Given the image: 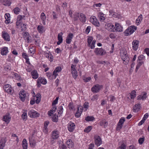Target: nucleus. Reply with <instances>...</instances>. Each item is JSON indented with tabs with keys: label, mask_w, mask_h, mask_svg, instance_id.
Returning a JSON list of instances; mask_svg holds the SVG:
<instances>
[{
	"label": "nucleus",
	"mask_w": 149,
	"mask_h": 149,
	"mask_svg": "<svg viewBox=\"0 0 149 149\" xmlns=\"http://www.w3.org/2000/svg\"><path fill=\"white\" fill-rule=\"evenodd\" d=\"M136 29V27L134 26L132 27H129L124 32V35L125 36H128L132 33Z\"/></svg>",
	"instance_id": "nucleus-1"
},
{
	"label": "nucleus",
	"mask_w": 149,
	"mask_h": 149,
	"mask_svg": "<svg viewBox=\"0 0 149 149\" xmlns=\"http://www.w3.org/2000/svg\"><path fill=\"white\" fill-rule=\"evenodd\" d=\"M28 115L32 118H35L39 117L40 114L33 109L29 111L28 113Z\"/></svg>",
	"instance_id": "nucleus-2"
},
{
	"label": "nucleus",
	"mask_w": 149,
	"mask_h": 149,
	"mask_svg": "<svg viewBox=\"0 0 149 149\" xmlns=\"http://www.w3.org/2000/svg\"><path fill=\"white\" fill-rule=\"evenodd\" d=\"M94 139L95 145L97 146H100L102 144V141L101 138L99 136H94Z\"/></svg>",
	"instance_id": "nucleus-3"
},
{
	"label": "nucleus",
	"mask_w": 149,
	"mask_h": 149,
	"mask_svg": "<svg viewBox=\"0 0 149 149\" xmlns=\"http://www.w3.org/2000/svg\"><path fill=\"white\" fill-rule=\"evenodd\" d=\"M3 88L5 91L9 94H12L13 92V90L9 84L5 85L3 86Z\"/></svg>",
	"instance_id": "nucleus-4"
},
{
	"label": "nucleus",
	"mask_w": 149,
	"mask_h": 149,
	"mask_svg": "<svg viewBox=\"0 0 149 149\" xmlns=\"http://www.w3.org/2000/svg\"><path fill=\"white\" fill-rule=\"evenodd\" d=\"M1 36L4 40L7 42L10 40V37L9 33L5 31H3L2 32Z\"/></svg>",
	"instance_id": "nucleus-5"
},
{
	"label": "nucleus",
	"mask_w": 149,
	"mask_h": 149,
	"mask_svg": "<svg viewBox=\"0 0 149 149\" xmlns=\"http://www.w3.org/2000/svg\"><path fill=\"white\" fill-rule=\"evenodd\" d=\"M90 22L95 26L98 27L100 26V24L95 17L94 16H91L90 18Z\"/></svg>",
	"instance_id": "nucleus-6"
},
{
	"label": "nucleus",
	"mask_w": 149,
	"mask_h": 149,
	"mask_svg": "<svg viewBox=\"0 0 149 149\" xmlns=\"http://www.w3.org/2000/svg\"><path fill=\"white\" fill-rule=\"evenodd\" d=\"M75 65L73 64H72L71 65V73L72 74V77L75 79H76L78 76L77 72L75 68Z\"/></svg>",
	"instance_id": "nucleus-7"
},
{
	"label": "nucleus",
	"mask_w": 149,
	"mask_h": 149,
	"mask_svg": "<svg viewBox=\"0 0 149 149\" xmlns=\"http://www.w3.org/2000/svg\"><path fill=\"white\" fill-rule=\"evenodd\" d=\"M102 87V85L97 84L92 88L91 91L94 93H97Z\"/></svg>",
	"instance_id": "nucleus-8"
},
{
	"label": "nucleus",
	"mask_w": 149,
	"mask_h": 149,
	"mask_svg": "<svg viewBox=\"0 0 149 149\" xmlns=\"http://www.w3.org/2000/svg\"><path fill=\"white\" fill-rule=\"evenodd\" d=\"M94 52L96 55L101 56L103 55L106 53V51L102 48H96Z\"/></svg>",
	"instance_id": "nucleus-9"
},
{
	"label": "nucleus",
	"mask_w": 149,
	"mask_h": 149,
	"mask_svg": "<svg viewBox=\"0 0 149 149\" xmlns=\"http://www.w3.org/2000/svg\"><path fill=\"white\" fill-rule=\"evenodd\" d=\"M105 28L109 31L111 32L115 31V26L111 24L107 23L105 25Z\"/></svg>",
	"instance_id": "nucleus-10"
},
{
	"label": "nucleus",
	"mask_w": 149,
	"mask_h": 149,
	"mask_svg": "<svg viewBox=\"0 0 149 149\" xmlns=\"http://www.w3.org/2000/svg\"><path fill=\"white\" fill-rule=\"evenodd\" d=\"M34 134L29 137V140L30 146L32 147H34L36 145V141L33 137Z\"/></svg>",
	"instance_id": "nucleus-11"
},
{
	"label": "nucleus",
	"mask_w": 149,
	"mask_h": 149,
	"mask_svg": "<svg viewBox=\"0 0 149 149\" xmlns=\"http://www.w3.org/2000/svg\"><path fill=\"white\" fill-rule=\"evenodd\" d=\"M19 95L21 100L22 102L24 101L26 96V92L23 90H21L19 93Z\"/></svg>",
	"instance_id": "nucleus-12"
},
{
	"label": "nucleus",
	"mask_w": 149,
	"mask_h": 149,
	"mask_svg": "<svg viewBox=\"0 0 149 149\" xmlns=\"http://www.w3.org/2000/svg\"><path fill=\"white\" fill-rule=\"evenodd\" d=\"M23 37L25 40L28 43H31V40L30 39V36L29 33L27 32H25L23 34Z\"/></svg>",
	"instance_id": "nucleus-13"
},
{
	"label": "nucleus",
	"mask_w": 149,
	"mask_h": 149,
	"mask_svg": "<svg viewBox=\"0 0 149 149\" xmlns=\"http://www.w3.org/2000/svg\"><path fill=\"white\" fill-rule=\"evenodd\" d=\"M41 99V95L39 93H38L36 95L33 96V97L32 98L33 100H35L36 103L37 104L39 103Z\"/></svg>",
	"instance_id": "nucleus-14"
},
{
	"label": "nucleus",
	"mask_w": 149,
	"mask_h": 149,
	"mask_svg": "<svg viewBox=\"0 0 149 149\" xmlns=\"http://www.w3.org/2000/svg\"><path fill=\"white\" fill-rule=\"evenodd\" d=\"M139 41L137 40H134L132 42V48L134 50L136 51L137 50L139 47Z\"/></svg>",
	"instance_id": "nucleus-15"
},
{
	"label": "nucleus",
	"mask_w": 149,
	"mask_h": 149,
	"mask_svg": "<svg viewBox=\"0 0 149 149\" xmlns=\"http://www.w3.org/2000/svg\"><path fill=\"white\" fill-rule=\"evenodd\" d=\"M44 55L46 58L49 59V60L50 62L53 61V56L50 54L49 51L45 52Z\"/></svg>",
	"instance_id": "nucleus-16"
},
{
	"label": "nucleus",
	"mask_w": 149,
	"mask_h": 149,
	"mask_svg": "<svg viewBox=\"0 0 149 149\" xmlns=\"http://www.w3.org/2000/svg\"><path fill=\"white\" fill-rule=\"evenodd\" d=\"M75 125L74 123L70 122L68 127V130L70 132H72L75 128Z\"/></svg>",
	"instance_id": "nucleus-17"
},
{
	"label": "nucleus",
	"mask_w": 149,
	"mask_h": 149,
	"mask_svg": "<svg viewBox=\"0 0 149 149\" xmlns=\"http://www.w3.org/2000/svg\"><path fill=\"white\" fill-rule=\"evenodd\" d=\"M73 36V34L71 33H70L68 35L66 40V43L67 44H70V43Z\"/></svg>",
	"instance_id": "nucleus-18"
},
{
	"label": "nucleus",
	"mask_w": 149,
	"mask_h": 149,
	"mask_svg": "<svg viewBox=\"0 0 149 149\" xmlns=\"http://www.w3.org/2000/svg\"><path fill=\"white\" fill-rule=\"evenodd\" d=\"M122 60L123 61V63L125 65L127 64L129 61L130 58L127 54L125 56H122L121 57Z\"/></svg>",
	"instance_id": "nucleus-19"
},
{
	"label": "nucleus",
	"mask_w": 149,
	"mask_h": 149,
	"mask_svg": "<svg viewBox=\"0 0 149 149\" xmlns=\"http://www.w3.org/2000/svg\"><path fill=\"white\" fill-rule=\"evenodd\" d=\"M10 119L11 117L9 114L6 115L3 117V120L7 124L10 122Z\"/></svg>",
	"instance_id": "nucleus-20"
},
{
	"label": "nucleus",
	"mask_w": 149,
	"mask_h": 149,
	"mask_svg": "<svg viewBox=\"0 0 149 149\" xmlns=\"http://www.w3.org/2000/svg\"><path fill=\"white\" fill-rule=\"evenodd\" d=\"M115 26V31H116L118 32H122L123 31V27L120 25L118 23H116Z\"/></svg>",
	"instance_id": "nucleus-21"
},
{
	"label": "nucleus",
	"mask_w": 149,
	"mask_h": 149,
	"mask_svg": "<svg viewBox=\"0 0 149 149\" xmlns=\"http://www.w3.org/2000/svg\"><path fill=\"white\" fill-rule=\"evenodd\" d=\"M105 14L101 12L99 13L98 14V17L101 22H103L105 20Z\"/></svg>",
	"instance_id": "nucleus-22"
},
{
	"label": "nucleus",
	"mask_w": 149,
	"mask_h": 149,
	"mask_svg": "<svg viewBox=\"0 0 149 149\" xmlns=\"http://www.w3.org/2000/svg\"><path fill=\"white\" fill-rule=\"evenodd\" d=\"M63 34V33L62 32H61L58 34V41L57 42V44L58 45H60V44L62 42L63 38L62 35Z\"/></svg>",
	"instance_id": "nucleus-23"
},
{
	"label": "nucleus",
	"mask_w": 149,
	"mask_h": 149,
	"mask_svg": "<svg viewBox=\"0 0 149 149\" xmlns=\"http://www.w3.org/2000/svg\"><path fill=\"white\" fill-rule=\"evenodd\" d=\"M31 74L32 78L33 79H36L38 77V74L37 71L36 70H34L31 72Z\"/></svg>",
	"instance_id": "nucleus-24"
},
{
	"label": "nucleus",
	"mask_w": 149,
	"mask_h": 149,
	"mask_svg": "<svg viewBox=\"0 0 149 149\" xmlns=\"http://www.w3.org/2000/svg\"><path fill=\"white\" fill-rule=\"evenodd\" d=\"M6 141L5 139H2L0 141V149H3L5 145Z\"/></svg>",
	"instance_id": "nucleus-25"
},
{
	"label": "nucleus",
	"mask_w": 149,
	"mask_h": 149,
	"mask_svg": "<svg viewBox=\"0 0 149 149\" xmlns=\"http://www.w3.org/2000/svg\"><path fill=\"white\" fill-rule=\"evenodd\" d=\"M78 14L79 15V19L80 21L82 22H86V16L85 15L82 13H78Z\"/></svg>",
	"instance_id": "nucleus-26"
},
{
	"label": "nucleus",
	"mask_w": 149,
	"mask_h": 149,
	"mask_svg": "<svg viewBox=\"0 0 149 149\" xmlns=\"http://www.w3.org/2000/svg\"><path fill=\"white\" fill-rule=\"evenodd\" d=\"M140 107V104H138L135 105L133 107V110L134 112H136L139 111Z\"/></svg>",
	"instance_id": "nucleus-27"
},
{
	"label": "nucleus",
	"mask_w": 149,
	"mask_h": 149,
	"mask_svg": "<svg viewBox=\"0 0 149 149\" xmlns=\"http://www.w3.org/2000/svg\"><path fill=\"white\" fill-rule=\"evenodd\" d=\"M37 29L40 33H42L45 31L44 27L41 25H38L37 27Z\"/></svg>",
	"instance_id": "nucleus-28"
},
{
	"label": "nucleus",
	"mask_w": 149,
	"mask_h": 149,
	"mask_svg": "<svg viewBox=\"0 0 149 149\" xmlns=\"http://www.w3.org/2000/svg\"><path fill=\"white\" fill-rule=\"evenodd\" d=\"M8 52V48L4 47L2 48L1 50V54L2 55H6Z\"/></svg>",
	"instance_id": "nucleus-29"
},
{
	"label": "nucleus",
	"mask_w": 149,
	"mask_h": 149,
	"mask_svg": "<svg viewBox=\"0 0 149 149\" xmlns=\"http://www.w3.org/2000/svg\"><path fill=\"white\" fill-rule=\"evenodd\" d=\"M40 17L42 21L43 24L44 25H45V20L46 19V16L44 13L43 12L41 13Z\"/></svg>",
	"instance_id": "nucleus-30"
},
{
	"label": "nucleus",
	"mask_w": 149,
	"mask_h": 149,
	"mask_svg": "<svg viewBox=\"0 0 149 149\" xmlns=\"http://www.w3.org/2000/svg\"><path fill=\"white\" fill-rule=\"evenodd\" d=\"M100 124L101 126H103L105 128L107 126L108 123L105 119H103L100 122Z\"/></svg>",
	"instance_id": "nucleus-31"
},
{
	"label": "nucleus",
	"mask_w": 149,
	"mask_h": 149,
	"mask_svg": "<svg viewBox=\"0 0 149 149\" xmlns=\"http://www.w3.org/2000/svg\"><path fill=\"white\" fill-rule=\"evenodd\" d=\"M66 143L69 148H72L73 146V143L71 140H68L66 142Z\"/></svg>",
	"instance_id": "nucleus-32"
},
{
	"label": "nucleus",
	"mask_w": 149,
	"mask_h": 149,
	"mask_svg": "<svg viewBox=\"0 0 149 149\" xmlns=\"http://www.w3.org/2000/svg\"><path fill=\"white\" fill-rule=\"evenodd\" d=\"M143 19L142 15L141 14L139 16H138V18L136 20V22L137 24V25H138L141 22Z\"/></svg>",
	"instance_id": "nucleus-33"
},
{
	"label": "nucleus",
	"mask_w": 149,
	"mask_h": 149,
	"mask_svg": "<svg viewBox=\"0 0 149 149\" xmlns=\"http://www.w3.org/2000/svg\"><path fill=\"white\" fill-rule=\"evenodd\" d=\"M24 111L22 115V118L23 120L26 121L27 118V112L26 110Z\"/></svg>",
	"instance_id": "nucleus-34"
},
{
	"label": "nucleus",
	"mask_w": 149,
	"mask_h": 149,
	"mask_svg": "<svg viewBox=\"0 0 149 149\" xmlns=\"http://www.w3.org/2000/svg\"><path fill=\"white\" fill-rule=\"evenodd\" d=\"M23 57L26 59V63L29 64L30 63L29 62V59L28 58V56L27 54L24 53L23 52L22 54Z\"/></svg>",
	"instance_id": "nucleus-35"
},
{
	"label": "nucleus",
	"mask_w": 149,
	"mask_h": 149,
	"mask_svg": "<svg viewBox=\"0 0 149 149\" xmlns=\"http://www.w3.org/2000/svg\"><path fill=\"white\" fill-rule=\"evenodd\" d=\"M5 19L6 20L5 21V23L6 24H8L10 22V19H9L10 17V15L9 13H6L5 16Z\"/></svg>",
	"instance_id": "nucleus-36"
},
{
	"label": "nucleus",
	"mask_w": 149,
	"mask_h": 149,
	"mask_svg": "<svg viewBox=\"0 0 149 149\" xmlns=\"http://www.w3.org/2000/svg\"><path fill=\"white\" fill-rule=\"evenodd\" d=\"M22 146L23 149H27V143L26 140L24 139L22 142Z\"/></svg>",
	"instance_id": "nucleus-37"
},
{
	"label": "nucleus",
	"mask_w": 149,
	"mask_h": 149,
	"mask_svg": "<svg viewBox=\"0 0 149 149\" xmlns=\"http://www.w3.org/2000/svg\"><path fill=\"white\" fill-rule=\"evenodd\" d=\"M136 92L134 90L132 91L131 93H130V96L128 98H129L130 97V98L131 99H134L136 96Z\"/></svg>",
	"instance_id": "nucleus-38"
},
{
	"label": "nucleus",
	"mask_w": 149,
	"mask_h": 149,
	"mask_svg": "<svg viewBox=\"0 0 149 149\" xmlns=\"http://www.w3.org/2000/svg\"><path fill=\"white\" fill-rule=\"evenodd\" d=\"M49 121H46L45 122V123L44 124V132L45 133H47V126L49 124Z\"/></svg>",
	"instance_id": "nucleus-39"
},
{
	"label": "nucleus",
	"mask_w": 149,
	"mask_h": 149,
	"mask_svg": "<svg viewBox=\"0 0 149 149\" xmlns=\"http://www.w3.org/2000/svg\"><path fill=\"white\" fill-rule=\"evenodd\" d=\"M38 80L39 81L41 84H46L47 83V81L45 79L42 78L40 77L38 79Z\"/></svg>",
	"instance_id": "nucleus-40"
},
{
	"label": "nucleus",
	"mask_w": 149,
	"mask_h": 149,
	"mask_svg": "<svg viewBox=\"0 0 149 149\" xmlns=\"http://www.w3.org/2000/svg\"><path fill=\"white\" fill-rule=\"evenodd\" d=\"M95 119V118L92 116H88L86 117L85 120L87 121H93Z\"/></svg>",
	"instance_id": "nucleus-41"
},
{
	"label": "nucleus",
	"mask_w": 149,
	"mask_h": 149,
	"mask_svg": "<svg viewBox=\"0 0 149 149\" xmlns=\"http://www.w3.org/2000/svg\"><path fill=\"white\" fill-rule=\"evenodd\" d=\"M58 137V135L55 131H53L52 133V137L54 139H57Z\"/></svg>",
	"instance_id": "nucleus-42"
},
{
	"label": "nucleus",
	"mask_w": 149,
	"mask_h": 149,
	"mask_svg": "<svg viewBox=\"0 0 149 149\" xmlns=\"http://www.w3.org/2000/svg\"><path fill=\"white\" fill-rule=\"evenodd\" d=\"M3 5L5 6H9L10 5L11 2L9 0H6L3 1Z\"/></svg>",
	"instance_id": "nucleus-43"
},
{
	"label": "nucleus",
	"mask_w": 149,
	"mask_h": 149,
	"mask_svg": "<svg viewBox=\"0 0 149 149\" xmlns=\"http://www.w3.org/2000/svg\"><path fill=\"white\" fill-rule=\"evenodd\" d=\"M92 128L91 126H89L84 130V132L86 133H88L91 130Z\"/></svg>",
	"instance_id": "nucleus-44"
},
{
	"label": "nucleus",
	"mask_w": 149,
	"mask_h": 149,
	"mask_svg": "<svg viewBox=\"0 0 149 149\" xmlns=\"http://www.w3.org/2000/svg\"><path fill=\"white\" fill-rule=\"evenodd\" d=\"M58 113L60 114H62L63 111V106H60L58 107Z\"/></svg>",
	"instance_id": "nucleus-45"
},
{
	"label": "nucleus",
	"mask_w": 149,
	"mask_h": 149,
	"mask_svg": "<svg viewBox=\"0 0 149 149\" xmlns=\"http://www.w3.org/2000/svg\"><path fill=\"white\" fill-rule=\"evenodd\" d=\"M13 11L15 14H18L20 11V9L18 7H16L13 9Z\"/></svg>",
	"instance_id": "nucleus-46"
},
{
	"label": "nucleus",
	"mask_w": 149,
	"mask_h": 149,
	"mask_svg": "<svg viewBox=\"0 0 149 149\" xmlns=\"http://www.w3.org/2000/svg\"><path fill=\"white\" fill-rule=\"evenodd\" d=\"M145 139L144 137L143 136L142 138H139L138 140V142L140 144H142L143 143Z\"/></svg>",
	"instance_id": "nucleus-47"
},
{
	"label": "nucleus",
	"mask_w": 149,
	"mask_h": 149,
	"mask_svg": "<svg viewBox=\"0 0 149 149\" xmlns=\"http://www.w3.org/2000/svg\"><path fill=\"white\" fill-rule=\"evenodd\" d=\"M95 40H93L91 42V45H89L88 46L90 47L91 49H93L95 47Z\"/></svg>",
	"instance_id": "nucleus-48"
},
{
	"label": "nucleus",
	"mask_w": 149,
	"mask_h": 149,
	"mask_svg": "<svg viewBox=\"0 0 149 149\" xmlns=\"http://www.w3.org/2000/svg\"><path fill=\"white\" fill-rule=\"evenodd\" d=\"M126 146L124 143L122 144L121 145L118 147L117 149H126Z\"/></svg>",
	"instance_id": "nucleus-49"
},
{
	"label": "nucleus",
	"mask_w": 149,
	"mask_h": 149,
	"mask_svg": "<svg viewBox=\"0 0 149 149\" xmlns=\"http://www.w3.org/2000/svg\"><path fill=\"white\" fill-rule=\"evenodd\" d=\"M81 114H80V112L79 111V108H77V112L75 114V116L77 118L79 117Z\"/></svg>",
	"instance_id": "nucleus-50"
},
{
	"label": "nucleus",
	"mask_w": 149,
	"mask_h": 149,
	"mask_svg": "<svg viewBox=\"0 0 149 149\" xmlns=\"http://www.w3.org/2000/svg\"><path fill=\"white\" fill-rule=\"evenodd\" d=\"M93 40V38L91 36H90L88 38V46H89V45H90L91 44V42Z\"/></svg>",
	"instance_id": "nucleus-51"
},
{
	"label": "nucleus",
	"mask_w": 149,
	"mask_h": 149,
	"mask_svg": "<svg viewBox=\"0 0 149 149\" xmlns=\"http://www.w3.org/2000/svg\"><path fill=\"white\" fill-rule=\"evenodd\" d=\"M25 17V16L24 15L22 16V15H19L18 16L17 18V21L21 22V19H23V18Z\"/></svg>",
	"instance_id": "nucleus-52"
},
{
	"label": "nucleus",
	"mask_w": 149,
	"mask_h": 149,
	"mask_svg": "<svg viewBox=\"0 0 149 149\" xmlns=\"http://www.w3.org/2000/svg\"><path fill=\"white\" fill-rule=\"evenodd\" d=\"M145 56L143 55H141L138 57V61H143L142 60H143Z\"/></svg>",
	"instance_id": "nucleus-53"
},
{
	"label": "nucleus",
	"mask_w": 149,
	"mask_h": 149,
	"mask_svg": "<svg viewBox=\"0 0 149 149\" xmlns=\"http://www.w3.org/2000/svg\"><path fill=\"white\" fill-rule=\"evenodd\" d=\"M47 76L50 79H53V75L51 73L47 72L46 73Z\"/></svg>",
	"instance_id": "nucleus-54"
},
{
	"label": "nucleus",
	"mask_w": 149,
	"mask_h": 149,
	"mask_svg": "<svg viewBox=\"0 0 149 149\" xmlns=\"http://www.w3.org/2000/svg\"><path fill=\"white\" fill-rule=\"evenodd\" d=\"M52 120L54 122H57L58 121V116H56L54 115L52 117Z\"/></svg>",
	"instance_id": "nucleus-55"
},
{
	"label": "nucleus",
	"mask_w": 149,
	"mask_h": 149,
	"mask_svg": "<svg viewBox=\"0 0 149 149\" xmlns=\"http://www.w3.org/2000/svg\"><path fill=\"white\" fill-rule=\"evenodd\" d=\"M125 121V118H121L119 120L118 123L123 125L124 122Z\"/></svg>",
	"instance_id": "nucleus-56"
},
{
	"label": "nucleus",
	"mask_w": 149,
	"mask_h": 149,
	"mask_svg": "<svg viewBox=\"0 0 149 149\" xmlns=\"http://www.w3.org/2000/svg\"><path fill=\"white\" fill-rule=\"evenodd\" d=\"M21 30L22 31H23L25 30L26 29V25L24 24H23L22 25H21Z\"/></svg>",
	"instance_id": "nucleus-57"
},
{
	"label": "nucleus",
	"mask_w": 149,
	"mask_h": 149,
	"mask_svg": "<svg viewBox=\"0 0 149 149\" xmlns=\"http://www.w3.org/2000/svg\"><path fill=\"white\" fill-rule=\"evenodd\" d=\"M91 27L90 26L87 27L86 30V33H88L90 31Z\"/></svg>",
	"instance_id": "nucleus-58"
},
{
	"label": "nucleus",
	"mask_w": 149,
	"mask_h": 149,
	"mask_svg": "<svg viewBox=\"0 0 149 149\" xmlns=\"http://www.w3.org/2000/svg\"><path fill=\"white\" fill-rule=\"evenodd\" d=\"M58 99V97H56V99L53 101L52 103V105H55L57 104Z\"/></svg>",
	"instance_id": "nucleus-59"
},
{
	"label": "nucleus",
	"mask_w": 149,
	"mask_h": 149,
	"mask_svg": "<svg viewBox=\"0 0 149 149\" xmlns=\"http://www.w3.org/2000/svg\"><path fill=\"white\" fill-rule=\"evenodd\" d=\"M122 125L118 123L117 126V130H120V129L122 128Z\"/></svg>",
	"instance_id": "nucleus-60"
},
{
	"label": "nucleus",
	"mask_w": 149,
	"mask_h": 149,
	"mask_svg": "<svg viewBox=\"0 0 149 149\" xmlns=\"http://www.w3.org/2000/svg\"><path fill=\"white\" fill-rule=\"evenodd\" d=\"M127 54V52L125 51H122L121 52H120V55L121 57H122V56H125Z\"/></svg>",
	"instance_id": "nucleus-61"
},
{
	"label": "nucleus",
	"mask_w": 149,
	"mask_h": 149,
	"mask_svg": "<svg viewBox=\"0 0 149 149\" xmlns=\"http://www.w3.org/2000/svg\"><path fill=\"white\" fill-rule=\"evenodd\" d=\"M30 52L31 53L33 54L34 53L35 48L34 47H33L31 48H30L29 49Z\"/></svg>",
	"instance_id": "nucleus-62"
},
{
	"label": "nucleus",
	"mask_w": 149,
	"mask_h": 149,
	"mask_svg": "<svg viewBox=\"0 0 149 149\" xmlns=\"http://www.w3.org/2000/svg\"><path fill=\"white\" fill-rule=\"evenodd\" d=\"M146 95L147 93H145L142 95H141V100H143L146 99L147 97Z\"/></svg>",
	"instance_id": "nucleus-63"
},
{
	"label": "nucleus",
	"mask_w": 149,
	"mask_h": 149,
	"mask_svg": "<svg viewBox=\"0 0 149 149\" xmlns=\"http://www.w3.org/2000/svg\"><path fill=\"white\" fill-rule=\"evenodd\" d=\"M144 51L148 56H149V48H146L144 49Z\"/></svg>",
	"instance_id": "nucleus-64"
}]
</instances>
